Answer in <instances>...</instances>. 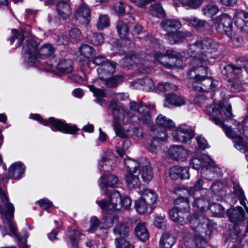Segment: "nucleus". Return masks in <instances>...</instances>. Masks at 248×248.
<instances>
[{"instance_id": "obj_1", "label": "nucleus", "mask_w": 248, "mask_h": 248, "mask_svg": "<svg viewBox=\"0 0 248 248\" xmlns=\"http://www.w3.org/2000/svg\"><path fill=\"white\" fill-rule=\"evenodd\" d=\"M190 224L192 229L197 233L192 238L185 242L186 248H203L206 244L204 237L210 238L212 234V225L204 216L191 217Z\"/></svg>"}, {"instance_id": "obj_2", "label": "nucleus", "mask_w": 248, "mask_h": 248, "mask_svg": "<svg viewBox=\"0 0 248 248\" xmlns=\"http://www.w3.org/2000/svg\"><path fill=\"white\" fill-rule=\"evenodd\" d=\"M192 65L187 73L189 78L202 81L205 79L207 73V58L202 52H198L190 60Z\"/></svg>"}, {"instance_id": "obj_3", "label": "nucleus", "mask_w": 248, "mask_h": 248, "mask_svg": "<svg viewBox=\"0 0 248 248\" xmlns=\"http://www.w3.org/2000/svg\"><path fill=\"white\" fill-rule=\"evenodd\" d=\"M0 209L1 214L7 220L9 228L11 235L16 236L18 241L21 242L22 238L17 232L15 224L12 222V218L14 217V207L13 205L8 202V199L4 192L0 187Z\"/></svg>"}, {"instance_id": "obj_4", "label": "nucleus", "mask_w": 248, "mask_h": 248, "mask_svg": "<svg viewBox=\"0 0 248 248\" xmlns=\"http://www.w3.org/2000/svg\"><path fill=\"white\" fill-rule=\"evenodd\" d=\"M223 107V104L221 102L207 106L205 112L208 115H211L210 119L212 122L223 128L228 137L234 139L237 137V134L230 127L224 124L222 121L220 109L222 108Z\"/></svg>"}, {"instance_id": "obj_5", "label": "nucleus", "mask_w": 248, "mask_h": 248, "mask_svg": "<svg viewBox=\"0 0 248 248\" xmlns=\"http://www.w3.org/2000/svg\"><path fill=\"white\" fill-rule=\"evenodd\" d=\"M32 118L38 121L44 125H47L50 124L51 126L55 128L57 130L65 133L73 134L78 130L76 125H69L53 117L49 118L48 120H44L40 115L34 114L32 115Z\"/></svg>"}, {"instance_id": "obj_6", "label": "nucleus", "mask_w": 248, "mask_h": 248, "mask_svg": "<svg viewBox=\"0 0 248 248\" xmlns=\"http://www.w3.org/2000/svg\"><path fill=\"white\" fill-rule=\"evenodd\" d=\"M214 26L217 32L225 34L231 39L233 35L232 17L227 14H221L213 19Z\"/></svg>"}, {"instance_id": "obj_7", "label": "nucleus", "mask_w": 248, "mask_h": 248, "mask_svg": "<svg viewBox=\"0 0 248 248\" xmlns=\"http://www.w3.org/2000/svg\"><path fill=\"white\" fill-rule=\"evenodd\" d=\"M227 214L230 220L232 222L234 227L231 230L230 235L232 239H237L239 236L240 231L237 229V226L244 223L245 216L243 208L240 206H237L235 208L230 209L227 211Z\"/></svg>"}, {"instance_id": "obj_8", "label": "nucleus", "mask_w": 248, "mask_h": 248, "mask_svg": "<svg viewBox=\"0 0 248 248\" xmlns=\"http://www.w3.org/2000/svg\"><path fill=\"white\" fill-rule=\"evenodd\" d=\"M104 193L108 196V200L103 199L100 201H96V203L99 207L105 212L112 211L117 209L118 202L121 203L122 197L120 193L115 190H113L110 193L108 190H105Z\"/></svg>"}, {"instance_id": "obj_9", "label": "nucleus", "mask_w": 248, "mask_h": 248, "mask_svg": "<svg viewBox=\"0 0 248 248\" xmlns=\"http://www.w3.org/2000/svg\"><path fill=\"white\" fill-rule=\"evenodd\" d=\"M130 108L133 111L139 113L138 120L141 122L148 127H151L153 121L150 115V108L149 106L144 105L142 103H137L135 101L131 102Z\"/></svg>"}, {"instance_id": "obj_10", "label": "nucleus", "mask_w": 248, "mask_h": 248, "mask_svg": "<svg viewBox=\"0 0 248 248\" xmlns=\"http://www.w3.org/2000/svg\"><path fill=\"white\" fill-rule=\"evenodd\" d=\"M123 61L129 65L136 64L139 66V71L142 73H147L150 71L149 68L155 65V62H150L148 60H145L138 54H131L126 56Z\"/></svg>"}, {"instance_id": "obj_11", "label": "nucleus", "mask_w": 248, "mask_h": 248, "mask_svg": "<svg viewBox=\"0 0 248 248\" xmlns=\"http://www.w3.org/2000/svg\"><path fill=\"white\" fill-rule=\"evenodd\" d=\"M37 43L32 40L28 39L23 47V53L25 58L27 59V62L30 64L36 63L38 60V51L37 47Z\"/></svg>"}, {"instance_id": "obj_12", "label": "nucleus", "mask_w": 248, "mask_h": 248, "mask_svg": "<svg viewBox=\"0 0 248 248\" xmlns=\"http://www.w3.org/2000/svg\"><path fill=\"white\" fill-rule=\"evenodd\" d=\"M186 212H183V211L178 210L175 208L171 209L169 212L170 218L174 222L180 224L184 225L188 221L190 222V219L191 217L196 216L199 217L200 216H203L201 214H194L190 216L189 218L187 215Z\"/></svg>"}, {"instance_id": "obj_13", "label": "nucleus", "mask_w": 248, "mask_h": 248, "mask_svg": "<svg viewBox=\"0 0 248 248\" xmlns=\"http://www.w3.org/2000/svg\"><path fill=\"white\" fill-rule=\"evenodd\" d=\"M202 159L208 164L209 167L205 170L202 169V173L205 175V178L209 180H212L213 178L217 177L220 175V169L215 166V164L212 159L206 155L202 156Z\"/></svg>"}, {"instance_id": "obj_14", "label": "nucleus", "mask_w": 248, "mask_h": 248, "mask_svg": "<svg viewBox=\"0 0 248 248\" xmlns=\"http://www.w3.org/2000/svg\"><path fill=\"white\" fill-rule=\"evenodd\" d=\"M75 17L79 24L84 25L88 24L91 17V11L88 5L85 3L81 4L76 12Z\"/></svg>"}, {"instance_id": "obj_15", "label": "nucleus", "mask_w": 248, "mask_h": 248, "mask_svg": "<svg viewBox=\"0 0 248 248\" xmlns=\"http://www.w3.org/2000/svg\"><path fill=\"white\" fill-rule=\"evenodd\" d=\"M219 46L218 44L211 38H207L202 41L196 42L191 46V49L197 47L205 52H212L216 51Z\"/></svg>"}, {"instance_id": "obj_16", "label": "nucleus", "mask_w": 248, "mask_h": 248, "mask_svg": "<svg viewBox=\"0 0 248 248\" xmlns=\"http://www.w3.org/2000/svg\"><path fill=\"white\" fill-rule=\"evenodd\" d=\"M169 154L175 160L183 162L188 158L189 152L181 145H175L170 147Z\"/></svg>"}, {"instance_id": "obj_17", "label": "nucleus", "mask_w": 248, "mask_h": 248, "mask_svg": "<svg viewBox=\"0 0 248 248\" xmlns=\"http://www.w3.org/2000/svg\"><path fill=\"white\" fill-rule=\"evenodd\" d=\"M235 24L240 30L248 33V13L237 10L235 13Z\"/></svg>"}, {"instance_id": "obj_18", "label": "nucleus", "mask_w": 248, "mask_h": 248, "mask_svg": "<svg viewBox=\"0 0 248 248\" xmlns=\"http://www.w3.org/2000/svg\"><path fill=\"white\" fill-rule=\"evenodd\" d=\"M117 63L110 62L105 63L97 68L98 76L100 80L106 79L111 76L115 71Z\"/></svg>"}, {"instance_id": "obj_19", "label": "nucleus", "mask_w": 248, "mask_h": 248, "mask_svg": "<svg viewBox=\"0 0 248 248\" xmlns=\"http://www.w3.org/2000/svg\"><path fill=\"white\" fill-rule=\"evenodd\" d=\"M194 136L193 131L184 128H178L172 132V136L176 141L185 143L189 141Z\"/></svg>"}, {"instance_id": "obj_20", "label": "nucleus", "mask_w": 248, "mask_h": 248, "mask_svg": "<svg viewBox=\"0 0 248 248\" xmlns=\"http://www.w3.org/2000/svg\"><path fill=\"white\" fill-rule=\"evenodd\" d=\"M100 181L99 186L103 190H107L108 186L116 187L119 181L117 176L109 173H105L102 176Z\"/></svg>"}, {"instance_id": "obj_21", "label": "nucleus", "mask_w": 248, "mask_h": 248, "mask_svg": "<svg viewBox=\"0 0 248 248\" xmlns=\"http://www.w3.org/2000/svg\"><path fill=\"white\" fill-rule=\"evenodd\" d=\"M108 108L114 116V124L116 122L119 124L120 122L124 120L125 117L124 110L122 108L118 106L115 101H111Z\"/></svg>"}, {"instance_id": "obj_22", "label": "nucleus", "mask_w": 248, "mask_h": 248, "mask_svg": "<svg viewBox=\"0 0 248 248\" xmlns=\"http://www.w3.org/2000/svg\"><path fill=\"white\" fill-rule=\"evenodd\" d=\"M155 123L157 125L163 128V130L160 132L158 130L156 132L161 133L162 132H165L166 134V130L170 129L175 126V124L172 120L166 118L165 116L162 114H159L155 120Z\"/></svg>"}, {"instance_id": "obj_23", "label": "nucleus", "mask_w": 248, "mask_h": 248, "mask_svg": "<svg viewBox=\"0 0 248 248\" xmlns=\"http://www.w3.org/2000/svg\"><path fill=\"white\" fill-rule=\"evenodd\" d=\"M114 165V157L110 155L103 156L99 162L100 170L105 173H109L113 169Z\"/></svg>"}, {"instance_id": "obj_24", "label": "nucleus", "mask_w": 248, "mask_h": 248, "mask_svg": "<svg viewBox=\"0 0 248 248\" xmlns=\"http://www.w3.org/2000/svg\"><path fill=\"white\" fill-rule=\"evenodd\" d=\"M56 10L58 15L63 19L69 17L72 13L69 4L63 0L57 3Z\"/></svg>"}, {"instance_id": "obj_25", "label": "nucleus", "mask_w": 248, "mask_h": 248, "mask_svg": "<svg viewBox=\"0 0 248 248\" xmlns=\"http://www.w3.org/2000/svg\"><path fill=\"white\" fill-rule=\"evenodd\" d=\"M113 232L116 235L119 236V238L125 239L130 233L129 225L125 222H119L113 228Z\"/></svg>"}, {"instance_id": "obj_26", "label": "nucleus", "mask_w": 248, "mask_h": 248, "mask_svg": "<svg viewBox=\"0 0 248 248\" xmlns=\"http://www.w3.org/2000/svg\"><path fill=\"white\" fill-rule=\"evenodd\" d=\"M160 25L163 29L166 31V33L177 30L182 26V24L179 21L172 19L163 20Z\"/></svg>"}, {"instance_id": "obj_27", "label": "nucleus", "mask_w": 248, "mask_h": 248, "mask_svg": "<svg viewBox=\"0 0 248 248\" xmlns=\"http://www.w3.org/2000/svg\"><path fill=\"white\" fill-rule=\"evenodd\" d=\"M167 135L165 132L161 133L157 132L153 136V140L148 148V150L153 154H156L158 150V146L161 141H164L167 138Z\"/></svg>"}, {"instance_id": "obj_28", "label": "nucleus", "mask_w": 248, "mask_h": 248, "mask_svg": "<svg viewBox=\"0 0 248 248\" xmlns=\"http://www.w3.org/2000/svg\"><path fill=\"white\" fill-rule=\"evenodd\" d=\"M24 166L21 163H15L10 167L8 175L13 179H18L20 178L24 172Z\"/></svg>"}, {"instance_id": "obj_29", "label": "nucleus", "mask_w": 248, "mask_h": 248, "mask_svg": "<svg viewBox=\"0 0 248 248\" xmlns=\"http://www.w3.org/2000/svg\"><path fill=\"white\" fill-rule=\"evenodd\" d=\"M55 48L52 44L47 43L43 45L38 50V59L41 58L46 59L53 56Z\"/></svg>"}, {"instance_id": "obj_30", "label": "nucleus", "mask_w": 248, "mask_h": 248, "mask_svg": "<svg viewBox=\"0 0 248 248\" xmlns=\"http://www.w3.org/2000/svg\"><path fill=\"white\" fill-rule=\"evenodd\" d=\"M57 69L62 73H70L74 69L73 62L70 59H61L57 65Z\"/></svg>"}, {"instance_id": "obj_31", "label": "nucleus", "mask_w": 248, "mask_h": 248, "mask_svg": "<svg viewBox=\"0 0 248 248\" xmlns=\"http://www.w3.org/2000/svg\"><path fill=\"white\" fill-rule=\"evenodd\" d=\"M185 103L184 99L182 96L176 94H170L165 99L164 106L169 107L172 105L177 107L184 105Z\"/></svg>"}, {"instance_id": "obj_32", "label": "nucleus", "mask_w": 248, "mask_h": 248, "mask_svg": "<svg viewBox=\"0 0 248 248\" xmlns=\"http://www.w3.org/2000/svg\"><path fill=\"white\" fill-rule=\"evenodd\" d=\"M136 236L142 241H146L149 238V232L144 223H138L135 228Z\"/></svg>"}, {"instance_id": "obj_33", "label": "nucleus", "mask_w": 248, "mask_h": 248, "mask_svg": "<svg viewBox=\"0 0 248 248\" xmlns=\"http://www.w3.org/2000/svg\"><path fill=\"white\" fill-rule=\"evenodd\" d=\"M175 207L178 210L188 212L190 210L189 199L188 197H180L175 200Z\"/></svg>"}, {"instance_id": "obj_34", "label": "nucleus", "mask_w": 248, "mask_h": 248, "mask_svg": "<svg viewBox=\"0 0 248 248\" xmlns=\"http://www.w3.org/2000/svg\"><path fill=\"white\" fill-rule=\"evenodd\" d=\"M130 24L128 22L119 20L116 23L118 33L122 38H126L128 35Z\"/></svg>"}, {"instance_id": "obj_35", "label": "nucleus", "mask_w": 248, "mask_h": 248, "mask_svg": "<svg viewBox=\"0 0 248 248\" xmlns=\"http://www.w3.org/2000/svg\"><path fill=\"white\" fill-rule=\"evenodd\" d=\"M140 193L141 196V198L148 204H153L156 201V195L153 190L150 189H144L141 191Z\"/></svg>"}, {"instance_id": "obj_36", "label": "nucleus", "mask_w": 248, "mask_h": 248, "mask_svg": "<svg viewBox=\"0 0 248 248\" xmlns=\"http://www.w3.org/2000/svg\"><path fill=\"white\" fill-rule=\"evenodd\" d=\"M125 180L127 185L130 189L139 187L140 185L138 174L128 173L126 176Z\"/></svg>"}, {"instance_id": "obj_37", "label": "nucleus", "mask_w": 248, "mask_h": 248, "mask_svg": "<svg viewBox=\"0 0 248 248\" xmlns=\"http://www.w3.org/2000/svg\"><path fill=\"white\" fill-rule=\"evenodd\" d=\"M101 80L104 82V84L107 87L115 88L123 81V77L121 75H117L112 77L110 76Z\"/></svg>"}, {"instance_id": "obj_38", "label": "nucleus", "mask_w": 248, "mask_h": 248, "mask_svg": "<svg viewBox=\"0 0 248 248\" xmlns=\"http://www.w3.org/2000/svg\"><path fill=\"white\" fill-rule=\"evenodd\" d=\"M160 242L162 247L171 248L175 243V238L172 234L166 232L163 234Z\"/></svg>"}, {"instance_id": "obj_39", "label": "nucleus", "mask_w": 248, "mask_h": 248, "mask_svg": "<svg viewBox=\"0 0 248 248\" xmlns=\"http://www.w3.org/2000/svg\"><path fill=\"white\" fill-rule=\"evenodd\" d=\"M152 55L154 57V60L158 61L160 63L164 65L167 67L171 68L173 64L169 62V57L166 53L162 54L157 51H154Z\"/></svg>"}, {"instance_id": "obj_40", "label": "nucleus", "mask_w": 248, "mask_h": 248, "mask_svg": "<svg viewBox=\"0 0 248 248\" xmlns=\"http://www.w3.org/2000/svg\"><path fill=\"white\" fill-rule=\"evenodd\" d=\"M242 72V68L232 64H230L224 67V74L227 77L231 76L232 74H233L239 77Z\"/></svg>"}, {"instance_id": "obj_41", "label": "nucleus", "mask_w": 248, "mask_h": 248, "mask_svg": "<svg viewBox=\"0 0 248 248\" xmlns=\"http://www.w3.org/2000/svg\"><path fill=\"white\" fill-rule=\"evenodd\" d=\"M149 9L150 14L153 16L163 17L165 16V11L161 5L159 3H155L151 5Z\"/></svg>"}, {"instance_id": "obj_42", "label": "nucleus", "mask_w": 248, "mask_h": 248, "mask_svg": "<svg viewBox=\"0 0 248 248\" xmlns=\"http://www.w3.org/2000/svg\"><path fill=\"white\" fill-rule=\"evenodd\" d=\"M193 205L197 206L199 209L203 211L209 209L210 207L209 202L205 197L194 199Z\"/></svg>"}, {"instance_id": "obj_43", "label": "nucleus", "mask_w": 248, "mask_h": 248, "mask_svg": "<svg viewBox=\"0 0 248 248\" xmlns=\"http://www.w3.org/2000/svg\"><path fill=\"white\" fill-rule=\"evenodd\" d=\"M157 89L161 92L167 94L176 91L177 87L168 82L159 83L157 85Z\"/></svg>"}, {"instance_id": "obj_44", "label": "nucleus", "mask_w": 248, "mask_h": 248, "mask_svg": "<svg viewBox=\"0 0 248 248\" xmlns=\"http://www.w3.org/2000/svg\"><path fill=\"white\" fill-rule=\"evenodd\" d=\"M183 6L188 8L196 9L198 8L202 4L203 0H177Z\"/></svg>"}, {"instance_id": "obj_45", "label": "nucleus", "mask_w": 248, "mask_h": 248, "mask_svg": "<svg viewBox=\"0 0 248 248\" xmlns=\"http://www.w3.org/2000/svg\"><path fill=\"white\" fill-rule=\"evenodd\" d=\"M218 10V7L216 5L208 4L202 7V12L203 14L205 16L211 17L217 14Z\"/></svg>"}, {"instance_id": "obj_46", "label": "nucleus", "mask_w": 248, "mask_h": 248, "mask_svg": "<svg viewBox=\"0 0 248 248\" xmlns=\"http://www.w3.org/2000/svg\"><path fill=\"white\" fill-rule=\"evenodd\" d=\"M183 19L191 25L196 27H208V24L204 20H202L197 18L196 17H185Z\"/></svg>"}, {"instance_id": "obj_47", "label": "nucleus", "mask_w": 248, "mask_h": 248, "mask_svg": "<svg viewBox=\"0 0 248 248\" xmlns=\"http://www.w3.org/2000/svg\"><path fill=\"white\" fill-rule=\"evenodd\" d=\"M203 182L202 179H199L196 181L193 186L191 187L189 189H185L184 193L188 194L189 197H194L196 193L202 188Z\"/></svg>"}, {"instance_id": "obj_48", "label": "nucleus", "mask_w": 248, "mask_h": 248, "mask_svg": "<svg viewBox=\"0 0 248 248\" xmlns=\"http://www.w3.org/2000/svg\"><path fill=\"white\" fill-rule=\"evenodd\" d=\"M141 177L145 182H149L153 177V172L150 166H145L142 167L141 171Z\"/></svg>"}, {"instance_id": "obj_49", "label": "nucleus", "mask_w": 248, "mask_h": 248, "mask_svg": "<svg viewBox=\"0 0 248 248\" xmlns=\"http://www.w3.org/2000/svg\"><path fill=\"white\" fill-rule=\"evenodd\" d=\"M124 164L129 173H137L136 170L139 166L138 162L127 157L126 159H124Z\"/></svg>"}, {"instance_id": "obj_50", "label": "nucleus", "mask_w": 248, "mask_h": 248, "mask_svg": "<svg viewBox=\"0 0 248 248\" xmlns=\"http://www.w3.org/2000/svg\"><path fill=\"white\" fill-rule=\"evenodd\" d=\"M180 31L177 30L166 33V37L170 44H174L181 39Z\"/></svg>"}, {"instance_id": "obj_51", "label": "nucleus", "mask_w": 248, "mask_h": 248, "mask_svg": "<svg viewBox=\"0 0 248 248\" xmlns=\"http://www.w3.org/2000/svg\"><path fill=\"white\" fill-rule=\"evenodd\" d=\"M79 51L81 55L86 58L91 57L95 52L93 47L86 44H84L80 47Z\"/></svg>"}, {"instance_id": "obj_52", "label": "nucleus", "mask_w": 248, "mask_h": 248, "mask_svg": "<svg viewBox=\"0 0 248 248\" xmlns=\"http://www.w3.org/2000/svg\"><path fill=\"white\" fill-rule=\"evenodd\" d=\"M109 25V18L107 15H101L99 17L97 22V28L99 30H102Z\"/></svg>"}, {"instance_id": "obj_53", "label": "nucleus", "mask_w": 248, "mask_h": 248, "mask_svg": "<svg viewBox=\"0 0 248 248\" xmlns=\"http://www.w3.org/2000/svg\"><path fill=\"white\" fill-rule=\"evenodd\" d=\"M142 87V89L147 91L152 90L154 88L153 81L149 78L146 77L140 79L138 82Z\"/></svg>"}, {"instance_id": "obj_54", "label": "nucleus", "mask_w": 248, "mask_h": 248, "mask_svg": "<svg viewBox=\"0 0 248 248\" xmlns=\"http://www.w3.org/2000/svg\"><path fill=\"white\" fill-rule=\"evenodd\" d=\"M147 203L141 198L136 200L135 202V207L140 214L144 213L147 210Z\"/></svg>"}, {"instance_id": "obj_55", "label": "nucleus", "mask_w": 248, "mask_h": 248, "mask_svg": "<svg viewBox=\"0 0 248 248\" xmlns=\"http://www.w3.org/2000/svg\"><path fill=\"white\" fill-rule=\"evenodd\" d=\"M88 39L94 45H99L104 41V37L101 33H93L88 37Z\"/></svg>"}, {"instance_id": "obj_56", "label": "nucleus", "mask_w": 248, "mask_h": 248, "mask_svg": "<svg viewBox=\"0 0 248 248\" xmlns=\"http://www.w3.org/2000/svg\"><path fill=\"white\" fill-rule=\"evenodd\" d=\"M13 36L11 37L10 40L11 42H14L17 40V43H18V46H20L24 39V35L23 31L20 32L17 31L16 30L13 31Z\"/></svg>"}, {"instance_id": "obj_57", "label": "nucleus", "mask_w": 248, "mask_h": 248, "mask_svg": "<svg viewBox=\"0 0 248 248\" xmlns=\"http://www.w3.org/2000/svg\"><path fill=\"white\" fill-rule=\"evenodd\" d=\"M214 214L217 216L222 217L224 214V209L219 204H211L209 208Z\"/></svg>"}, {"instance_id": "obj_58", "label": "nucleus", "mask_w": 248, "mask_h": 248, "mask_svg": "<svg viewBox=\"0 0 248 248\" xmlns=\"http://www.w3.org/2000/svg\"><path fill=\"white\" fill-rule=\"evenodd\" d=\"M115 242L117 248H134V246L124 238H116Z\"/></svg>"}, {"instance_id": "obj_59", "label": "nucleus", "mask_w": 248, "mask_h": 248, "mask_svg": "<svg viewBox=\"0 0 248 248\" xmlns=\"http://www.w3.org/2000/svg\"><path fill=\"white\" fill-rule=\"evenodd\" d=\"M182 171L180 166H175L170 168V176L172 180H175L180 178V173Z\"/></svg>"}, {"instance_id": "obj_60", "label": "nucleus", "mask_w": 248, "mask_h": 248, "mask_svg": "<svg viewBox=\"0 0 248 248\" xmlns=\"http://www.w3.org/2000/svg\"><path fill=\"white\" fill-rule=\"evenodd\" d=\"M224 185L221 182H216L213 184L211 186L213 192L218 195H222V193L223 191Z\"/></svg>"}, {"instance_id": "obj_61", "label": "nucleus", "mask_w": 248, "mask_h": 248, "mask_svg": "<svg viewBox=\"0 0 248 248\" xmlns=\"http://www.w3.org/2000/svg\"><path fill=\"white\" fill-rule=\"evenodd\" d=\"M90 91L93 93L94 96L97 97H103L106 96V93L104 90L95 88L93 85H90L88 86Z\"/></svg>"}, {"instance_id": "obj_62", "label": "nucleus", "mask_w": 248, "mask_h": 248, "mask_svg": "<svg viewBox=\"0 0 248 248\" xmlns=\"http://www.w3.org/2000/svg\"><path fill=\"white\" fill-rule=\"evenodd\" d=\"M69 35L72 39L78 41L80 39L81 32L79 29L73 28L70 30Z\"/></svg>"}, {"instance_id": "obj_63", "label": "nucleus", "mask_w": 248, "mask_h": 248, "mask_svg": "<svg viewBox=\"0 0 248 248\" xmlns=\"http://www.w3.org/2000/svg\"><path fill=\"white\" fill-rule=\"evenodd\" d=\"M166 221L164 217L159 216L155 218L154 221V225L156 227L163 229L166 226Z\"/></svg>"}, {"instance_id": "obj_64", "label": "nucleus", "mask_w": 248, "mask_h": 248, "mask_svg": "<svg viewBox=\"0 0 248 248\" xmlns=\"http://www.w3.org/2000/svg\"><path fill=\"white\" fill-rule=\"evenodd\" d=\"M120 204L124 209L128 210L131 205V199L130 197L125 196L122 197Z\"/></svg>"}]
</instances>
